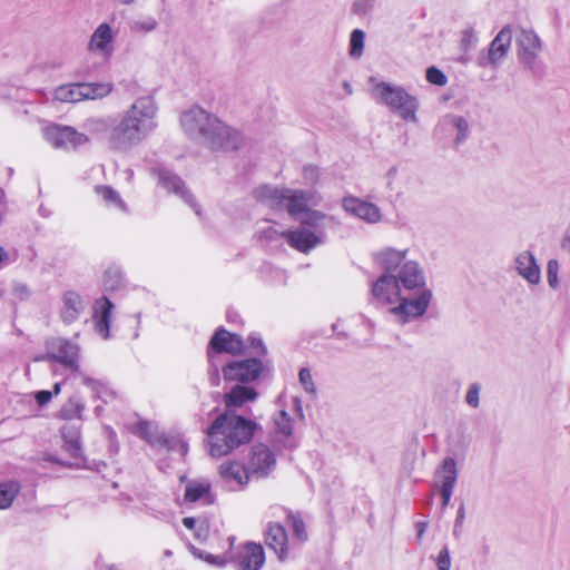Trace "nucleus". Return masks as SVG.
I'll return each mask as SVG.
<instances>
[{
  "mask_svg": "<svg viewBox=\"0 0 570 570\" xmlns=\"http://www.w3.org/2000/svg\"><path fill=\"white\" fill-rule=\"evenodd\" d=\"M180 126L190 138L202 141L213 150H235L243 141L237 130L198 106L181 114Z\"/></svg>",
  "mask_w": 570,
  "mask_h": 570,
  "instance_id": "1",
  "label": "nucleus"
},
{
  "mask_svg": "<svg viewBox=\"0 0 570 570\" xmlns=\"http://www.w3.org/2000/svg\"><path fill=\"white\" fill-rule=\"evenodd\" d=\"M157 105L151 97L137 98L120 116L109 137L117 150H128L142 141L155 128Z\"/></svg>",
  "mask_w": 570,
  "mask_h": 570,
  "instance_id": "2",
  "label": "nucleus"
},
{
  "mask_svg": "<svg viewBox=\"0 0 570 570\" xmlns=\"http://www.w3.org/2000/svg\"><path fill=\"white\" fill-rule=\"evenodd\" d=\"M257 424L232 412L219 414L206 430L209 454L222 458L248 443Z\"/></svg>",
  "mask_w": 570,
  "mask_h": 570,
  "instance_id": "3",
  "label": "nucleus"
},
{
  "mask_svg": "<svg viewBox=\"0 0 570 570\" xmlns=\"http://www.w3.org/2000/svg\"><path fill=\"white\" fill-rule=\"evenodd\" d=\"M371 293L373 299L382 305H393L400 302L390 312L400 316L402 323L407 322L410 317L422 316L432 298L430 289H423L416 298H410L401 288L396 276L389 272H385L372 284Z\"/></svg>",
  "mask_w": 570,
  "mask_h": 570,
  "instance_id": "4",
  "label": "nucleus"
},
{
  "mask_svg": "<svg viewBox=\"0 0 570 570\" xmlns=\"http://www.w3.org/2000/svg\"><path fill=\"white\" fill-rule=\"evenodd\" d=\"M254 198L274 210L286 209L292 217L308 213V207L320 205L322 197L313 190L278 188L268 185L257 187Z\"/></svg>",
  "mask_w": 570,
  "mask_h": 570,
  "instance_id": "5",
  "label": "nucleus"
},
{
  "mask_svg": "<svg viewBox=\"0 0 570 570\" xmlns=\"http://www.w3.org/2000/svg\"><path fill=\"white\" fill-rule=\"evenodd\" d=\"M405 252H376L375 262L383 266L385 272L394 274L404 293L420 288L426 289L425 276L417 263L404 261Z\"/></svg>",
  "mask_w": 570,
  "mask_h": 570,
  "instance_id": "6",
  "label": "nucleus"
},
{
  "mask_svg": "<svg viewBox=\"0 0 570 570\" xmlns=\"http://www.w3.org/2000/svg\"><path fill=\"white\" fill-rule=\"evenodd\" d=\"M371 94L373 98L387 106L406 121L416 122L419 104L415 97L405 91L402 87L387 82H380L375 78L370 79Z\"/></svg>",
  "mask_w": 570,
  "mask_h": 570,
  "instance_id": "7",
  "label": "nucleus"
},
{
  "mask_svg": "<svg viewBox=\"0 0 570 570\" xmlns=\"http://www.w3.org/2000/svg\"><path fill=\"white\" fill-rule=\"evenodd\" d=\"M255 237L263 243L285 238L287 245L296 249H312L322 244L321 236L307 228L278 232L269 222H265L257 227Z\"/></svg>",
  "mask_w": 570,
  "mask_h": 570,
  "instance_id": "8",
  "label": "nucleus"
},
{
  "mask_svg": "<svg viewBox=\"0 0 570 570\" xmlns=\"http://www.w3.org/2000/svg\"><path fill=\"white\" fill-rule=\"evenodd\" d=\"M512 37V27L504 26L490 42L489 48L479 52L476 65L490 70L500 68L511 50Z\"/></svg>",
  "mask_w": 570,
  "mask_h": 570,
  "instance_id": "9",
  "label": "nucleus"
},
{
  "mask_svg": "<svg viewBox=\"0 0 570 570\" xmlns=\"http://www.w3.org/2000/svg\"><path fill=\"white\" fill-rule=\"evenodd\" d=\"M517 57L520 65L534 71L540 65V55L543 43L532 28L519 26L515 30Z\"/></svg>",
  "mask_w": 570,
  "mask_h": 570,
  "instance_id": "10",
  "label": "nucleus"
},
{
  "mask_svg": "<svg viewBox=\"0 0 570 570\" xmlns=\"http://www.w3.org/2000/svg\"><path fill=\"white\" fill-rule=\"evenodd\" d=\"M244 351V342L240 335L233 334L225 328H219L213 335L209 342L208 361L212 365L210 375L214 384L218 382V367L215 365L216 354L228 353L232 355L240 354Z\"/></svg>",
  "mask_w": 570,
  "mask_h": 570,
  "instance_id": "11",
  "label": "nucleus"
},
{
  "mask_svg": "<svg viewBox=\"0 0 570 570\" xmlns=\"http://www.w3.org/2000/svg\"><path fill=\"white\" fill-rule=\"evenodd\" d=\"M117 31L110 22H101L91 33L88 43V52L108 61L115 52Z\"/></svg>",
  "mask_w": 570,
  "mask_h": 570,
  "instance_id": "12",
  "label": "nucleus"
},
{
  "mask_svg": "<svg viewBox=\"0 0 570 570\" xmlns=\"http://www.w3.org/2000/svg\"><path fill=\"white\" fill-rule=\"evenodd\" d=\"M45 139L55 148L75 149L88 141V137L70 126L53 125L43 129Z\"/></svg>",
  "mask_w": 570,
  "mask_h": 570,
  "instance_id": "13",
  "label": "nucleus"
},
{
  "mask_svg": "<svg viewBox=\"0 0 570 570\" xmlns=\"http://www.w3.org/2000/svg\"><path fill=\"white\" fill-rule=\"evenodd\" d=\"M264 370L263 362L253 357L226 364L223 367V375L226 381L248 383L258 379Z\"/></svg>",
  "mask_w": 570,
  "mask_h": 570,
  "instance_id": "14",
  "label": "nucleus"
},
{
  "mask_svg": "<svg viewBox=\"0 0 570 570\" xmlns=\"http://www.w3.org/2000/svg\"><path fill=\"white\" fill-rule=\"evenodd\" d=\"M237 570H261L265 564V551L261 543L246 542L230 556Z\"/></svg>",
  "mask_w": 570,
  "mask_h": 570,
  "instance_id": "15",
  "label": "nucleus"
},
{
  "mask_svg": "<svg viewBox=\"0 0 570 570\" xmlns=\"http://www.w3.org/2000/svg\"><path fill=\"white\" fill-rule=\"evenodd\" d=\"M47 347L46 358L58 362L72 371L78 370L79 346L77 344L58 337L51 340Z\"/></svg>",
  "mask_w": 570,
  "mask_h": 570,
  "instance_id": "16",
  "label": "nucleus"
},
{
  "mask_svg": "<svg viewBox=\"0 0 570 570\" xmlns=\"http://www.w3.org/2000/svg\"><path fill=\"white\" fill-rule=\"evenodd\" d=\"M247 466L252 478H266L276 466L275 454L267 445L256 444L252 448Z\"/></svg>",
  "mask_w": 570,
  "mask_h": 570,
  "instance_id": "17",
  "label": "nucleus"
},
{
  "mask_svg": "<svg viewBox=\"0 0 570 570\" xmlns=\"http://www.w3.org/2000/svg\"><path fill=\"white\" fill-rule=\"evenodd\" d=\"M343 209L367 224H376L382 220L381 209L373 203L355 196H346L342 199Z\"/></svg>",
  "mask_w": 570,
  "mask_h": 570,
  "instance_id": "18",
  "label": "nucleus"
},
{
  "mask_svg": "<svg viewBox=\"0 0 570 570\" xmlns=\"http://www.w3.org/2000/svg\"><path fill=\"white\" fill-rule=\"evenodd\" d=\"M264 542L281 562L288 558L289 542L284 525L277 522H268L264 531Z\"/></svg>",
  "mask_w": 570,
  "mask_h": 570,
  "instance_id": "19",
  "label": "nucleus"
},
{
  "mask_svg": "<svg viewBox=\"0 0 570 570\" xmlns=\"http://www.w3.org/2000/svg\"><path fill=\"white\" fill-rule=\"evenodd\" d=\"M86 308L82 297L73 291H67L61 297L59 316L63 324L70 325L77 322Z\"/></svg>",
  "mask_w": 570,
  "mask_h": 570,
  "instance_id": "20",
  "label": "nucleus"
},
{
  "mask_svg": "<svg viewBox=\"0 0 570 570\" xmlns=\"http://www.w3.org/2000/svg\"><path fill=\"white\" fill-rule=\"evenodd\" d=\"M114 309V304L111 301L102 296L95 301L94 304V323L95 328L99 335H101L104 338L109 337V328H110V320H111V313Z\"/></svg>",
  "mask_w": 570,
  "mask_h": 570,
  "instance_id": "21",
  "label": "nucleus"
},
{
  "mask_svg": "<svg viewBox=\"0 0 570 570\" xmlns=\"http://www.w3.org/2000/svg\"><path fill=\"white\" fill-rule=\"evenodd\" d=\"M518 274L530 285H538L541 281V271L531 252H520L514 261Z\"/></svg>",
  "mask_w": 570,
  "mask_h": 570,
  "instance_id": "22",
  "label": "nucleus"
},
{
  "mask_svg": "<svg viewBox=\"0 0 570 570\" xmlns=\"http://www.w3.org/2000/svg\"><path fill=\"white\" fill-rule=\"evenodd\" d=\"M158 181L161 187L168 190V193H175L186 204L195 208L196 214H199V210L196 208V204L194 202L193 196L185 188L183 180L178 176L170 173L169 170L161 169L158 173Z\"/></svg>",
  "mask_w": 570,
  "mask_h": 570,
  "instance_id": "23",
  "label": "nucleus"
},
{
  "mask_svg": "<svg viewBox=\"0 0 570 570\" xmlns=\"http://www.w3.org/2000/svg\"><path fill=\"white\" fill-rule=\"evenodd\" d=\"M219 474L224 481L236 485H245L252 476L248 466H244L238 462L223 463L219 466Z\"/></svg>",
  "mask_w": 570,
  "mask_h": 570,
  "instance_id": "24",
  "label": "nucleus"
},
{
  "mask_svg": "<svg viewBox=\"0 0 570 570\" xmlns=\"http://www.w3.org/2000/svg\"><path fill=\"white\" fill-rule=\"evenodd\" d=\"M80 90L82 100L90 99H102L109 96L114 90L112 82L104 81V82H81Z\"/></svg>",
  "mask_w": 570,
  "mask_h": 570,
  "instance_id": "25",
  "label": "nucleus"
},
{
  "mask_svg": "<svg viewBox=\"0 0 570 570\" xmlns=\"http://www.w3.org/2000/svg\"><path fill=\"white\" fill-rule=\"evenodd\" d=\"M258 393L253 387L236 385L225 394V404L227 407L240 406L247 401H254Z\"/></svg>",
  "mask_w": 570,
  "mask_h": 570,
  "instance_id": "26",
  "label": "nucleus"
},
{
  "mask_svg": "<svg viewBox=\"0 0 570 570\" xmlns=\"http://www.w3.org/2000/svg\"><path fill=\"white\" fill-rule=\"evenodd\" d=\"M436 475L439 478L440 489L453 491L458 476L455 460L446 458L440 470H438Z\"/></svg>",
  "mask_w": 570,
  "mask_h": 570,
  "instance_id": "27",
  "label": "nucleus"
},
{
  "mask_svg": "<svg viewBox=\"0 0 570 570\" xmlns=\"http://www.w3.org/2000/svg\"><path fill=\"white\" fill-rule=\"evenodd\" d=\"M137 433L140 438L148 441L151 445H158L160 448H173L174 440H170L165 434H157L153 431L151 424L146 421H141L137 425Z\"/></svg>",
  "mask_w": 570,
  "mask_h": 570,
  "instance_id": "28",
  "label": "nucleus"
},
{
  "mask_svg": "<svg viewBox=\"0 0 570 570\" xmlns=\"http://www.w3.org/2000/svg\"><path fill=\"white\" fill-rule=\"evenodd\" d=\"M185 500L187 502L205 500L206 503H210V485L208 483H189L185 490Z\"/></svg>",
  "mask_w": 570,
  "mask_h": 570,
  "instance_id": "29",
  "label": "nucleus"
},
{
  "mask_svg": "<svg viewBox=\"0 0 570 570\" xmlns=\"http://www.w3.org/2000/svg\"><path fill=\"white\" fill-rule=\"evenodd\" d=\"M53 97L61 102H78L82 100L79 83L62 85L55 90Z\"/></svg>",
  "mask_w": 570,
  "mask_h": 570,
  "instance_id": "30",
  "label": "nucleus"
},
{
  "mask_svg": "<svg viewBox=\"0 0 570 570\" xmlns=\"http://www.w3.org/2000/svg\"><path fill=\"white\" fill-rule=\"evenodd\" d=\"M287 523L292 529V533L295 539H297L301 542L307 541L308 533L306 530L305 522L299 512L288 511Z\"/></svg>",
  "mask_w": 570,
  "mask_h": 570,
  "instance_id": "31",
  "label": "nucleus"
},
{
  "mask_svg": "<svg viewBox=\"0 0 570 570\" xmlns=\"http://www.w3.org/2000/svg\"><path fill=\"white\" fill-rule=\"evenodd\" d=\"M97 195L109 206L126 210V204L119 194L109 186H96Z\"/></svg>",
  "mask_w": 570,
  "mask_h": 570,
  "instance_id": "32",
  "label": "nucleus"
},
{
  "mask_svg": "<svg viewBox=\"0 0 570 570\" xmlns=\"http://www.w3.org/2000/svg\"><path fill=\"white\" fill-rule=\"evenodd\" d=\"M444 124L454 128L456 132L455 142L461 144L468 136L469 124L462 116L449 115L444 118Z\"/></svg>",
  "mask_w": 570,
  "mask_h": 570,
  "instance_id": "33",
  "label": "nucleus"
},
{
  "mask_svg": "<svg viewBox=\"0 0 570 570\" xmlns=\"http://www.w3.org/2000/svg\"><path fill=\"white\" fill-rule=\"evenodd\" d=\"M276 431L284 436H291L293 432V420L285 410H281L274 417Z\"/></svg>",
  "mask_w": 570,
  "mask_h": 570,
  "instance_id": "34",
  "label": "nucleus"
},
{
  "mask_svg": "<svg viewBox=\"0 0 570 570\" xmlns=\"http://www.w3.org/2000/svg\"><path fill=\"white\" fill-rule=\"evenodd\" d=\"M18 487L13 483L0 484V509H7L11 505L17 495Z\"/></svg>",
  "mask_w": 570,
  "mask_h": 570,
  "instance_id": "35",
  "label": "nucleus"
},
{
  "mask_svg": "<svg viewBox=\"0 0 570 570\" xmlns=\"http://www.w3.org/2000/svg\"><path fill=\"white\" fill-rule=\"evenodd\" d=\"M122 281V274L118 268H108L105 272L104 285L108 291L117 289Z\"/></svg>",
  "mask_w": 570,
  "mask_h": 570,
  "instance_id": "36",
  "label": "nucleus"
},
{
  "mask_svg": "<svg viewBox=\"0 0 570 570\" xmlns=\"http://www.w3.org/2000/svg\"><path fill=\"white\" fill-rule=\"evenodd\" d=\"M364 38L365 35L362 30L355 29L351 35L350 46H351V55L354 57H360L363 52L364 47Z\"/></svg>",
  "mask_w": 570,
  "mask_h": 570,
  "instance_id": "37",
  "label": "nucleus"
},
{
  "mask_svg": "<svg viewBox=\"0 0 570 570\" xmlns=\"http://www.w3.org/2000/svg\"><path fill=\"white\" fill-rule=\"evenodd\" d=\"M191 551L194 556L198 557L199 559L205 560L209 564L217 566V567H224L227 563V559L223 556H215L212 553H207L205 551L198 550L195 547H191Z\"/></svg>",
  "mask_w": 570,
  "mask_h": 570,
  "instance_id": "38",
  "label": "nucleus"
},
{
  "mask_svg": "<svg viewBox=\"0 0 570 570\" xmlns=\"http://www.w3.org/2000/svg\"><path fill=\"white\" fill-rule=\"evenodd\" d=\"M85 405L75 399H70L69 402L61 410L63 417L71 419L76 416H80L83 411Z\"/></svg>",
  "mask_w": 570,
  "mask_h": 570,
  "instance_id": "39",
  "label": "nucleus"
},
{
  "mask_svg": "<svg viewBox=\"0 0 570 570\" xmlns=\"http://www.w3.org/2000/svg\"><path fill=\"white\" fill-rule=\"evenodd\" d=\"M299 383L303 385L304 390L312 394H316V386L313 381V376L311 374V371L308 368H301L298 373Z\"/></svg>",
  "mask_w": 570,
  "mask_h": 570,
  "instance_id": "40",
  "label": "nucleus"
},
{
  "mask_svg": "<svg viewBox=\"0 0 570 570\" xmlns=\"http://www.w3.org/2000/svg\"><path fill=\"white\" fill-rule=\"evenodd\" d=\"M426 80L436 86H444L446 83V76L440 69L430 67L426 70Z\"/></svg>",
  "mask_w": 570,
  "mask_h": 570,
  "instance_id": "41",
  "label": "nucleus"
},
{
  "mask_svg": "<svg viewBox=\"0 0 570 570\" xmlns=\"http://www.w3.org/2000/svg\"><path fill=\"white\" fill-rule=\"evenodd\" d=\"M558 271L559 264L556 259H550L547 266V278L550 287L556 288L558 286Z\"/></svg>",
  "mask_w": 570,
  "mask_h": 570,
  "instance_id": "42",
  "label": "nucleus"
},
{
  "mask_svg": "<svg viewBox=\"0 0 570 570\" xmlns=\"http://www.w3.org/2000/svg\"><path fill=\"white\" fill-rule=\"evenodd\" d=\"M65 450L70 456L79 459L81 456V445L79 439L73 438L67 440L65 443Z\"/></svg>",
  "mask_w": 570,
  "mask_h": 570,
  "instance_id": "43",
  "label": "nucleus"
},
{
  "mask_svg": "<svg viewBox=\"0 0 570 570\" xmlns=\"http://www.w3.org/2000/svg\"><path fill=\"white\" fill-rule=\"evenodd\" d=\"M436 566L439 570H450L451 568V558L450 551L446 547L441 549L436 558Z\"/></svg>",
  "mask_w": 570,
  "mask_h": 570,
  "instance_id": "44",
  "label": "nucleus"
},
{
  "mask_svg": "<svg viewBox=\"0 0 570 570\" xmlns=\"http://www.w3.org/2000/svg\"><path fill=\"white\" fill-rule=\"evenodd\" d=\"M479 393L480 386L476 383L471 384L466 392L465 401L474 409L479 406Z\"/></svg>",
  "mask_w": 570,
  "mask_h": 570,
  "instance_id": "45",
  "label": "nucleus"
},
{
  "mask_svg": "<svg viewBox=\"0 0 570 570\" xmlns=\"http://www.w3.org/2000/svg\"><path fill=\"white\" fill-rule=\"evenodd\" d=\"M303 177L306 184H316L320 177V169L313 165L305 166L303 168Z\"/></svg>",
  "mask_w": 570,
  "mask_h": 570,
  "instance_id": "46",
  "label": "nucleus"
},
{
  "mask_svg": "<svg viewBox=\"0 0 570 570\" xmlns=\"http://www.w3.org/2000/svg\"><path fill=\"white\" fill-rule=\"evenodd\" d=\"M307 215V218L304 220V223L308 225H316L321 220H323L326 215L320 210H313L308 207V213H305Z\"/></svg>",
  "mask_w": 570,
  "mask_h": 570,
  "instance_id": "47",
  "label": "nucleus"
},
{
  "mask_svg": "<svg viewBox=\"0 0 570 570\" xmlns=\"http://www.w3.org/2000/svg\"><path fill=\"white\" fill-rule=\"evenodd\" d=\"M476 42L475 31L472 28H468L462 32V43L465 48L474 46Z\"/></svg>",
  "mask_w": 570,
  "mask_h": 570,
  "instance_id": "48",
  "label": "nucleus"
},
{
  "mask_svg": "<svg viewBox=\"0 0 570 570\" xmlns=\"http://www.w3.org/2000/svg\"><path fill=\"white\" fill-rule=\"evenodd\" d=\"M86 127L91 131H102L107 128V124L102 119L91 118L87 120Z\"/></svg>",
  "mask_w": 570,
  "mask_h": 570,
  "instance_id": "49",
  "label": "nucleus"
},
{
  "mask_svg": "<svg viewBox=\"0 0 570 570\" xmlns=\"http://www.w3.org/2000/svg\"><path fill=\"white\" fill-rule=\"evenodd\" d=\"M156 26H157V22L154 19H149L146 21L136 22L134 26V30L150 32V31L155 30Z\"/></svg>",
  "mask_w": 570,
  "mask_h": 570,
  "instance_id": "50",
  "label": "nucleus"
},
{
  "mask_svg": "<svg viewBox=\"0 0 570 570\" xmlns=\"http://www.w3.org/2000/svg\"><path fill=\"white\" fill-rule=\"evenodd\" d=\"M52 397V392L50 391H39L37 392L36 394V400L38 402L39 405H45L47 404Z\"/></svg>",
  "mask_w": 570,
  "mask_h": 570,
  "instance_id": "51",
  "label": "nucleus"
},
{
  "mask_svg": "<svg viewBox=\"0 0 570 570\" xmlns=\"http://www.w3.org/2000/svg\"><path fill=\"white\" fill-rule=\"evenodd\" d=\"M464 519H465V509H464V505L461 504L459 507L458 513H456V519H455L456 527H463Z\"/></svg>",
  "mask_w": 570,
  "mask_h": 570,
  "instance_id": "52",
  "label": "nucleus"
},
{
  "mask_svg": "<svg viewBox=\"0 0 570 570\" xmlns=\"http://www.w3.org/2000/svg\"><path fill=\"white\" fill-rule=\"evenodd\" d=\"M250 345L254 347V348H259L261 350V354L262 355H265L266 354V347L264 346L263 342L261 338H256V337H250Z\"/></svg>",
  "mask_w": 570,
  "mask_h": 570,
  "instance_id": "53",
  "label": "nucleus"
},
{
  "mask_svg": "<svg viewBox=\"0 0 570 570\" xmlns=\"http://www.w3.org/2000/svg\"><path fill=\"white\" fill-rule=\"evenodd\" d=\"M452 492L451 490H443V489H440V493H441V497H442V507L445 508L449 502H450V499L452 497Z\"/></svg>",
  "mask_w": 570,
  "mask_h": 570,
  "instance_id": "54",
  "label": "nucleus"
},
{
  "mask_svg": "<svg viewBox=\"0 0 570 570\" xmlns=\"http://www.w3.org/2000/svg\"><path fill=\"white\" fill-rule=\"evenodd\" d=\"M293 404H294L295 412L303 420L304 419V412H303L301 400L298 397H294L293 399Z\"/></svg>",
  "mask_w": 570,
  "mask_h": 570,
  "instance_id": "55",
  "label": "nucleus"
},
{
  "mask_svg": "<svg viewBox=\"0 0 570 570\" xmlns=\"http://www.w3.org/2000/svg\"><path fill=\"white\" fill-rule=\"evenodd\" d=\"M428 528V522L425 521H420L416 523V529H417V539L421 540L425 530Z\"/></svg>",
  "mask_w": 570,
  "mask_h": 570,
  "instance_id": "56",
  "label": "nucleus"
},
{
  "mask_svg": "<svg viewBox=\"0 0 570 570\" xmlns=\"http://www.w3.org/2000/svg\"><path fill=\"white\" fill-rule=\"evenodd\" d=\"M183 524L189 529V530H193L196 525V519L193 518V517H186L183 519Z\"/></svg>",
  "mask_w": 570,
  "mask_h": 570,
  "instance_id": "57",
  "label": "nucleus"
},
{
  "mask_svg": "<svg viewBox=\"0 0 570 570\" xmlns=\"http://www.w3.org/2000/svg\"><path fill=\"white\" fill-rule=\"evenodd\" d=\"M10 261L9 252H0V267Z\"/></svg>",
  "mask_w": 570,
  "mask_h": 570,
  "instance_id": "58",
  "label": "nucleus"
},
{
  "mask_svg": "<svg viewBox=\"0 0 570 570\" xmlns=\"http://www.w3.org/2000/svg\"><path fill=\"white\" fill-rule=\"evenodd\" d=\"M117 3L129 6L132 4L136 0H114Z\"/></svg>",
  "mask_w": 570,
  "mask_h": 570,
  "instance_id": "59",
  "label": "nucleus"
},
{
  "mask_svg": "<svg viewBox=\"0 0 570 570\" xmlns=\"http://www.w3.org/2000/svg\"><path fill=\"white\" fill-rule=\"evenodd\" d=\"M60 390H61V383L58 382L53 385V393L57 395L60 393Z\"/></svg>",
  "mask_w": 570,
  "mask_h": 570,
  "instance_id": "60",
  "label": "nucleus"
},
{
  "mask_svg": "<svg viewBox=\"0 0 570 570\" xmlns=\"http://www.w3.org/2000/svg\"><path fill=\"white\" fill-rule=\"evenodd\" d=\"M461 530H462V527H456V523H454V529H453L454 537H459Z\"/></svg>",
  "mask_w": 570,
  "mask_h": 570,
  "instance_id": "61",
  "label": "nucleus"
},
{
  "mask_svg": "<svg viewBox=\"0 0 570 570\" xmlns=\"http://www.w3.org/2000/svg\"><path fill=\"white\" fill-rule=\"evenodd\" d=\"M183 453L187 452V445L185 443L180 444Z\"/></svg>",
  "mask_w": 570,
  "mask_h": 570,
  "instance_id": "62",
  "label": "nucleus"
},
{
  "mask_svg": "<svg viewBox=\"0 0 570 570\" xmlns=\"http://www.w3.org/2000/svg\"><path fill=\"white\" fill-rule=\"evenodd\" d=\"M234 541H235V538H234V537H230V538H229L230 546H233V544H234Z\"/></svg>",
  "mask_w": 570,
  "mask_h": 570,
  "instance_id": "63",
  "label": "nucleus"
},
{
  "mask_svg": "<svg viewBox=\"0 0 570 570\" xmlns=\"http://www.w3.org/2000/svg\"><path fill=\"white\" fill-rule=\"evenodd\" d=\"M108 570H118L117 568H115L114 566L109 567Z\"/></svg>",
  "mask_w": 570,
  "mask_h": 570,
  "instance_id": "64",
  "label": "nucleus"
}]
</instances>
